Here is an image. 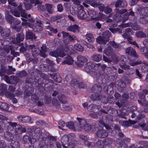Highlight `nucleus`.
I'll list each match as a JSON object with an SVG mask.
<instances>
[{
	"label": "nucleus",
	"instance_id": "f257e3e1",
	"mask_svg": "<svg viewBox=\"0 0 148 148\" xmlns=\"http://www.w3.org/2000/svg\"><path fill=\"white\" fill-rule=\"evenodd\" d=\"M84 7L82 5L73 6L70 11L73 15L77 14L78 17L82 20H88V16L86 12L83 10Z\"/></svg>",
	"mask_w": 148,
	"mask_h": 148
},
{
	"label": "nucleus",
	"instance_id": "f03ea898",
	"mask_svg": "<svg viewBox=\"0 0 148 148\" xmlns=\"http://www.w3.org/2000/svg\"><path fill=\"white\" fill-rule=\"evenodd\" d=\"M111 35L109 31H106L103 32L101 36H99L96 39V41L101 44H105L109 40Z\"/></svg>",
	"mask_w": 148,
	"mask_h": 148
},
{
	"label": "nucleus",
	"instance_id": "7ed1b4c3",
	"mask_svg": "<svg viewBox=\"0 0 148 148\" xmlns=\"http://www.w3.org/2000/svg\"><path fill=\"white\" fill-rule=\"evenodd\" d=\"M17 9L11 10V12L13 15L17 17H20L21 16L22 17L27 18V14L25 10L22 8L21 5H20L18 7Z\"/></svg>",
	"mask_w": 148,
	"mask_h": 148
},
{
	"label": "nucleus",
	"instance_id": "20e7f679",
	"mask_svg": "<svg viewBox=\"0 0 148 148\" xmlns=\"http://www.w3.org/2000/svg\"><path fill=\"white\" fill-rule=\"evenodd\" d=\"M34 132L35 134L34 137H35V139L36 140H39L41 139L44 141L46 140L47 135L45 134L42 132L41 129L40 127L35 128L34 130Z\"/></svg>",
	"mask_w": 148,
	"mask_h": 148
},
{
	"label": "nucleus",
	"instance_id": "39448f33",
	"mask_svg": "<svg viewBox=\"0 0 148 148\" xmlns=\"http://www.w3.org/2000/svg\"><path fill=\"white\" fill-rule=\"evenodd\" d=\"M77 58V61L75 63L77 66L79 67L83 66L84 63L86 62L87 60L86 58L81 55H79Z\"/></svg>",
	"mask_w": 148,
	"mask_h": 148
},
{
	"label": "nucleus",
	"instance_id": "423d86ee",
	"mask_svg": "<svg viewBox=\"0 0 148 148\" xmlns=\"http://www.w3.org/2000/svg\"><path fill=\"white\" fill-rule=\"evenodd\" d=\"M15 88L14 87L11 85L9 86L8 91L6 93V96L10 99H12L14 97L15 95L14 92L15 91Z\"/></svg>",
	"mask_w": 148,
	"mask_h": 148
},
{
	"label": "nucleus",
	"instance_id": "0eeeda50",
	"mask_svg": "<svg viewBox=\"0 0 148 148\" xmlns=\"http://www.w3.org/2000/svg\"><path fill=\"white\" fill-rule=\"evenodd\" d=\"M96 135L99 138H104L108 135V133L106 130H103L102 127H100L97 131Z\"/></svg>",
	"mask_w": 148,
	"mask_h": 148
},
{
	"label": "nucleus",
	"instance_id": "6e6552de",
	"mask_svg": "<svg viewBox=\"0 0 148 148\" xmlns=\"http://www.w3.org/2000/svg\"><path fill=\"white\" fill-rule=\"evenodd\" d=\"M67 137L68 139V141L69 142L68 147L69 148H73L74 146V144L72 142L75 137V134L73 133L69 134L67 135Z\"/></svg>",
	"mask_w": 148,
	"mask_h": 148
},
{
	"label": "nucleus",
	"instance_id": "1a4fd4ad",
	"mask_svg": "<svg viewBox=\"0 0 148 148\" xmlns=\"http://www.w3.org/2000/svg\"><path fill=\"white\" fill-rule=\"evenodd\" d=\"M90 98L92 101L100 100L104 102L107 101V98L101 95H93L91 96Z\"/></svg>",
	"mask_w": 148,
	"mask_h": 148
},
{
	"label": "nucleus",
	"instance_id": "9d476101",
	"mask_svg": "<svg viewBox=\"0 0 148 148\" xmlns=\"http://www.w3.org/2000/svg\"><path fill=\"white\" fill-rule=\"evenodd\" d=\"M125 53L128 55L132 56L134 57H138L136 51L131 47H128L125 49Z\"/></svg>",
	"mask_w": 148,
	"mask_h": 148
},
{
	"label": "nucleus",
	"instance_id": "9b49d317",
	"mask_svg": "<svg viewBox=\"0 0 148 148\" xmlns=\"http://www.w3.org/2000/svg\"><path fill=\"white\" fill-rule=\"evenodd\" d=\"M26 47L27 50H32V51L33 55H36L38 53L39 51V49L36 47L34 45H26Z\"/></svg>",
	"mask_w": 148,
	"mask_h": 148
},
{
	"label": "nucleus",
	"instance_id": "f8f14e48",
	"mask_svg": "<svg viewBox=\"0 0 148 148\" xmlns=\"http://www.w3.org/2000/svg\"><path fill=\"white\" fill-rule=\"evenodd\" d=\"M47 51V49L45 44L43 45L41 47L39 50V55L42 57L45 58L47 57V55L45 54Z\"/></svg>",
	"mask_w": 148,
	"mask_h": 148
},
{
	"label": "nucleus",
	"instance_id": "ddd939ff",
	"mask_svg": "<svg viewBox=\"0 0 148 148\" xmlns=\"http://www.w3.org/2000/svg\"><path fill=\"white\" fill-rule=\"evenodd\" d=\"M104 53L107 56H110L111 58H112L115 56V52L113 51V49L111 47L108 46L105 50Z\"/></svg>",
	"mask_w": 148,
	"mask_h": 148
},
{
	"label": "nucleus",
	"instance_id": "4468645a",
	"mask_svg": "<svg viewBox=\"0 0 148 148\" xmlns=\"http://www.w3.org/2000/svg\"><path fill=\"white\" fill-rule=\"evenodd\" d=\"M34 80L35 82L36 86L37 88H40L43 85V82L42 81V79L40 78L39 77H36Z\"/></svg>",
	"mask_w": 148,
	"mask_h": 148
},
{
	"label": "nucleus",
	"instance_id": "2eb2a0df",
	"mask_svg": "<svg viewBox=\"0 0 148 148\" xmlns=\"http://www.w3.org/2000/svg\"><path fill=\"white\" fill-rule=\"evenodd\" d=\"M5 132L4 134V136L6 140L10 141L14 138V135L15 134L14 133V132Z\"/></svg>",
	"mask_w": 148,
	"mask_h": 148
},
{
	"label": "nucleus",
	"instance_id": "dca6fc26",
	"mask_svg": "<svg viewBox=\"0 0 148 148\" xmlns=\"http://www.w3.org/2000/svg\"><path fill=\"white\" fill-rule=\"evenodd\" d=\"M127 3L124 0H119L117 1L115 4V7L118 8L120 7H125L126 6Z\"/></svg>",
	"mask_w": 148,
	"mask_h": 148
},
{
	"label": "nucleus",
	"instance_id": "f3484780",
	"mask_svg": "<svg viewBox=\"0 0 148 148\" xmlns=\"http://www.w3.org/2000/svg\"><path fill=\"white\" fill-rule=\"evenodd\" d=\"M37 37L35 36L33 33L29 31H26L25 34V39L27 40L28 39L32 40L33 39L36 40Z\"/></svg>",
	"mask_w": 148,
	"mask_h": 148
},
{
	"label": "nucleus",
	"instance_id": "a211bd4d",
	"mask_svg": "<svg viewBox=\"0 0 148 148\" xmlns=\"http://www.w3.org/2000/svg\"><path fill=\"white\" fill-rule=\"evenodd\" d=\"M95 65L91 62H87L85 66V70L87 73L90 72L91 70L94 68Z\"/></svg>",
	"mask_w": 148,
	"mask_h": 148
},
{
	"label": "nucleus",
	"instance_id": "6ab92c4d",
	"mask_svg": "<svg viewBox=\"0 0 148 148\" xmlns=\"http://www.w3.org/2000/svg\"><path fill=\"white\" fill-rule=\"evenodd\" d=\"M26 129L24 127H23L22 126L19 125H18L17 127L16 128L15 134L17 135L18 134H21L23 133L26 132Z\"/></svg>",
	"mask_w": 148,
	"mask_h": 148
},
{
	"label": "nucleus",
	"instance_id": "aec40b11",
	"mask_svg": "<svg viewBox=\"0 0 148 148\" xmlns=\"http://www.w3.org/2000/svg\"><path fill=\"white\" fill-rule=\"evenodd\" d=\"M107 45L110 47L112 46L113 47L116 49H117L119 50H120L121 48V45L119 44L116 43L114 41L110 42L107 44Z\"/></svg>",
	"mask_w": 148,
	"mask_h": 148
},
{
	"label": "nucleus",
	"instance_id": "412c9836",
	"mask_svg": "<svg viewBox=\"0 0 148 148\" xmlns=\"http://www.w3.org/2000/svg\"><path fill=\"white\" fill-rule=\"evenodd\" d=\"M133 34V32L131 28H127L126 29L125 34L122 36L123 38L127 39L130 37V35H132Z\"/></svg>",
	"mask_w": 148,
	"mask_h": 148
},
{
	"label": "nucleus",
	"instance_id": "4be33fe9",
	"mask_svg": "<svg viewBox=\"0 0 148 148\" xmlns=\"http://www.w3.org/2000/svg\"><path fill=\"white\" fill-rule=\"evenodd\" d=\"M9 12L6 11L5 13V18L6 21L10 24L12 23V21L14 18L9 14Z\"/></svg>",
	"mask_w": 148,
	"mask_h": 148
},
{
	"label": "nucleus",
	"instance_id": "5701e85b",
	"mask_svg": "<svg viewBox=\"0 0 148 148\" xmlns=\"http://www.w3.org/2000/svg\"><path fill=\"white\" fill-rule=\"evenodd\" d=\"M102 90L101 86L99 85L95 84L93 85L92 88V90L95 93H99Z\"/></svg>",
	"mask_w": 148,
	"mask_h": 148
},
{
	"label": "nucleus",
	"instance_id": "b1692460",
	"mask_svg": "<svg viewBox=\"0 0 148 148\" xmlns=\"http://www.w3.org/2000/svg\"><path fill=\"white\" fill-rule=\"evenodd\" d=\"M100 106L94 104H91L87 107L88 110L90 112H95L97 110Z\"/></svg>",
	"mask_w": 148,
	"mask_h": 148
},
{
	"label": "nucleus",
	"instance_id": "393cba45",
	"mask_svg": "<svg viewBox=\"0 0 148 148\" xmlns=\"http://www.w3.org/2000/svg\"><path fill=\"white\" fill-rule=\"evenodd\" d=\"M75 39V36H72L68 33L65 32V43L68 44Z\"/></svg>",
	"mask_w": 148,
	"mask_h": 148
},
{
	"label": "nucleus",
	"instance_id": "a878e982",
	"mask_svg": "<svg viewBox=\"0 0 148 148\" xmlns=\"http://www.w3.org/2000/svg\"><path fill=\"white\" fill-rule=\"evenodd\" d=\"M49 75L56 82H60L62 80V78L61 76L58 74L54 73L53 75L52 74H49Z\"/></svg>",
	"mask_w": 148,
	"mask_h": 148
},
{
	"label": "nucleus",
	"instance_id": "bb28decb",
	"mask_svg": "<svg viewBox=\"0 0 148 148\" xmlns=\"http://www.w3.org/2000/svg\"><path fill=\"white\" fill-rule=\"evenodd\" d=\"M67 30L68 31L75 32L76 31H79V27L77 25H73L67 28Z\"/></svg>",
	"mask_w": 148,
	"mask_h": 148
},
{
	"label": "nucleus",
	"instance_id": "cd10ccee",
	"mask_svg": "<svg viewBox=\"0 0 148 148\" xmlns=\"http://www.w3.org/2000/svg\"><path fill=\"white\" fill-rule=\"evenodd\" d=\"M7 88V86L6 84H1L0 85V95H2L5 93Z\"/></svg>",
	"mask_w": 148,
	"mask_h": 148
},
{
	"label": "nucleus",
	"instance_id": "c85d7f7f",
	"mask_svg": "<svg viewBox=\"0 0 148 148\" xmlns=\"http://www.w3.org/2000/svg\"><path fill=\"white\" fill-rule=\"evenodd\" d=\"M92 60L96 62H99L102 59V56L100 54H93L91 57Z\"/></svg>",
	"mask_w": 148,
	"mask_h": 148
},
{
	"label": "nucleus",
	"instance_id": "c756f323",
	"mask_svg": "<svg viewBox=\"0 0 148 148\" xmlns=\"http://www.w3.org/2000/svg\"><path fill=\"white\" fill-rule=\"evenodd\" d=\"M45 10L46 9L48 13L52 14L53 10V5L51 4L46 3L45 4Z\"/></svg>",
	"mask_w": 148,
	"mask_h": 148
},
{
	"label": "nucleus",
	"instance_id": "7c9ffc66",
	"mask_svg": "<svg viewBox=\"0 0 148 148\" xmlns=\"http://www.w3.org/2000/svg\"><path fill=\"white\" fill-rule=\"evenodd\" d=\"M74 50L73 46L70 45L69 46H65V53L67 55H70L73 53Z\"/></svg>",
	"mask_w": 148,
	"mask_h": 148
},
{
	"label": "nucleus",
	"instance_id": "2f4dec72",
	"mask_svg": "<svg viewBox=\"0 0 148 148\" xmlns=\"http://www.w3.org/2000/svg\"><path fill=\"white\" fill-rule=\"evenodd\" d=\"M79 83L77 78H74L71 81V85L73 88H78Z\"/></svg>",
	"mask_w": 148,
	"mask_h": 148
},
{
	"label": "nucleus",
	"instance_id": "473e14b6",
	"mask_svg": "<svg viewBox=\"0 0 148 148\" xmlns=\"http://www.w3.org/2000/svg\"><path fill=\"white\" fill-rule=\"evenodd\" d=\"M85 2L86 3L90 5L91 6L94 7H97L99 5V3L93 2L91 0H85Z\"/></svg>",
	"mask_w": 148,
	"mask_h": 148
},
{
	"label": "nucleus",
	"instance_id": "72a5a7b5",
	"mask_svg": "<svg viewBox=\"0 0 148 148\" xmlns=\"http://www.w3.org/2000/svg\"><path fill=\"white\" fill-rule=\"evenodd\" d=\"M74 60L70 56H68L65 58V63L69 65H72Z\"/></svg>",
	"mask_w": 148,
	"mask_h": 148
},
{
	"label": "nucleus",
	"instance_id": "f704fd0d",
	"mask_svg": "<svg viewBox=\"0 0 148 148\" xmlns=\"http://www.w3.org/2000/svg\"><path fill=\"white\" fill-rule=\"evenodd\" d=\"M9 106L6 103L0 102V109L3 110H8Z\"/></svg>",
	"mask_w": 148,
	"mask_h": 148
},
{
	"label": "nucleus",
	"instance_id": "c9c22d12",
	"mask_svg": "<svg viewBox=\"0 0 148 148\" xmlns=\"http://www.w3.org/2000/svg\"><path fill=\"white\" fill-rule=\"evenodd\" d=\"M137 122L134 121H132L129 120V121H125L122 123L123 125L126 127H129L131 126L132 124H134L136 123Z\"/></svg>",
	"mask_w": 148,
	"mask_h": 148
},
{
	"label": "nucleus",
	"instance_id": "e433bc0d",
	"mask_svg": "<svg viewBox=\"0 0 148 148\" xmlns=\"http://www.w3.org/2000/svg\"><path fill=\"white\" fill-rule=\"evenodd\" d=\"M139 14L142 16L148 15V8H144L141 9Z\"/></svg>",
	"mask_w": 148,
	"mask_h": 148
},
{
	"label": "nucleus",
	"instance_id": "4c0bfd02",
	"mask_svg": "<svg viewBox=\"0 0 148 148\" xmlns=\"http://www.w3.org/2000/svg\"><path fill=\"white\" fill-rule=\"evenodd\" d=\"M16 39L18 43H19L23 41L24 38V36L23 33L18 34L16 35Z\"/></svg>",
	"mask_w": 148,
	"mask_h": 148
},
{
	"label": "nucleus",
	"instance_id": "58836bf2",
	"mask_svg": "<svg viewBox=\"0 0 148 148\" xmlns=\"http://www.w3.org/2000/svg\"><path fill=\"white\" fill-rule=\"evenodd\" d=\"M85 37L89 42H92L94 41L95 38L91 34L88 33L85 35Z\"/></svg>",
	"mask_w": 148,
	"mask_h": 148
},
{
	"label": "nucleus",
	"instance_id": "ea45409f",
	"mask_svg": "<svg viewBox=\"0 0 148 148\" xmlns=\"http://www.w3.org/2000/svg\"><path fill=\"white\" fill-rule=\"evenodd\" d=\"M142 63L143 64L142 66V70L144 72H148V63L144 61H142Z\"/></svg>",
	"mask_w": 148,
	"mask_h": 148
},
{
	"label": "nucleus",
	"instance_id": "a19ab883",
	"mask_svg": "<svg viewBox=\"0 0 148 148\" xmlns=\"http://www.w3.org/2000/svg\"><path fill=\"white\" fill-rule=\"evenodd\" d=\"M12 148H20V144L18 141H12L10 143Z\"/></svg>",
	"mask_w": 148,
	"mask_h": 148
},
{
	"label": "nucleus",
	"instance_id": "79ce46f5",
	"mask_svg": "<svg viewBox=\"0 0 148 148\" xmlns=\"http://www.w3.org/2000/svg\"><path fill=\"white\" fill-rule=\"evenodd\" d=\"M12 84L16 85L18 82L19 78L16 76L12 75L11 76Z\"/></svg>",
	"mask_w": 148,
	"mask_h": 148
},
{
	"label": "nucleus",
	"instance_id": "37998d69",
	"mask_svg": "<svg viewBox=\"0 0 148 148\" xmlns=\"http://www.w3.org/2000/svg\"><path fill=\"white\" fill-rule=\"evenodd\" d=\"M10 32V29H7L5 31L3 30V32L1 33V35L3 38H5L9 36Z\"/></svg>",
	"mask_w": 148,
	"mask_h": 148
},
{
	"label": "nucleus",
	"instance_id": "c03bdc74",
	"mask_svg": "<svg viewBox=\"0 0 148 148\" xmlns=\"http://www.w3.org/2000/svg\"><path fill=\"white\" fill-rule=\"evenodd\" d=\"M77 119L78 121L77 122L80 125L82 126V128H83L87 123L85 120L84 119L77 118Z\"/></svg>",
	"mask_w": 148,
	"mask_h": 148
},
{
	"label": "nucleus",
	"instance_id": "a18cd8bd",
	"mask_svg": "<svg viewBox=\"0 0 148 148\" xmlns=\"http://www.w3.org/2000/svg\"><path fill=\"white\" fill-rule=\"evenodd\" d=\"M53 81L52 80L48 79L45 82V87L46 88H48L52 85Z\"/></svg>",
	"mask_w": 148,
	"mask_h": 148
},
{
	"label": "nucleus",
	"instance_id": "49530a36",
	"mask_svg": "<svg viewBox=\"0 0 148 148\" xmlns=\"http://www.w3.org/2000/svg\"><path fill=\"white\" fill-rule=\"evenodd\" d=\"M23 138L25 143L26 144L28 143L29 142H30L31 143L32 142L31 141V138L28 136L26 135H24L23 137Z\"/></svg>",
	"mask_w": 148,
	"mask_h": 148
},
{
	"label": "nucleus",
	"instance_id": "de8ad7c7",
	"mask_svg": "<svg viewBox=\"0 0 148 148\" xmlns=\"http://www.w3.org/2000/svg\"><path fill=\"white\" fill-rule=\"evenodd\" d=\"M66 125L69 129L74 131L75 122L74 123L71 121L68 122L66 123Z\"/></svg>",
	"mask_w": 148,
	"mask_h": 148
},
{
	"label": "nucleus",
	"instance_id": "09e8293b",
	"mask_svg": "<svg viewBox=\"0 0 148 148\" xmlns=\"http://www.w3.org/2000/svg\"><path fill=\"white\" fill-rule=\"evenodd\" d=\"M82 129V126L77 122H75L74 131H80Z\"/></svg>",
	"mask_w": 148,
	"mask_h": 148
},
{
	"label": "nucleus",
	"instance_id": "8fccbe9b",
	"mask_svg": "<svg viewBox=\"0 0 148 148\" xmlns=\"http://www.w3.org/2000/svg\"><path fill=\"white\" fill-rule=\"evenodd\" d=\"M127 11V10L126 9H121V10H119L118 9H115V11L116 12L117 15L118 16L120 14H123V13L126 12Z\"/></svg>",
	"mask_w": 148,
	"mask_h": 148
},
{
	"label": "nucleus",
	"instance_id": "3c124183",
	"mask_svg": "<svg viewBox=\"0 0 148 148\" xmlns=\"http://www.w3.org/2000/svg\"><path fill=\"white\" fill-rule=\"evenodd\" d=\"M74 47L75 49L79 51L82 52L84 50L83 47L80 45L79 44H76L75 45Z\"/></svg>",
	"mask_w": 148,
	"mask_h": 148
},
{
	"label": "nucleus",
	"instance_id": "603ef678",
	"mask_svg": "<svg viewBox=\"0 0 148 148\" xmlns=\"http://www.w3.org/2000/svg\"><path fill=\"white\" fill-rule=\"evenodd\" d=\"M14 47L12 45H9L8 47L4 48V50L7 54H8L10 53V51L11 52L12 51Z\"/></svg>",
	"mask_w": 148,
	"mask_h": 148
},
{
	"label": "nucleus",
	"instance_id": "864d4df0",
	"mask_svg": "<svg viewBox=\"0 0 148 148\" xmlns=\"http://www.w3.org/2000/svg\"><path fill=\"white\" fill-rule=\"evenodd\" d=\"M88 15L91 17V18L94 19L93 18H92V17L95 16L96 12L93 10L89 9L88 10Z\"/></svg>",
	"mask_w": 148,
	"mask_h": 148
},
{
	"label": "nucleus",
	"instance_id": "5fc2aeb1",
	"mask_svg": "<svg viewBox=\"0 0 148 148\" xmlns=\"http://www.w3.org/2000/svg\"><path fill=\"white\" fill-rule=\"evenodd\" d=\"M136 35L137 38H143L146 37V35L141 31L136 32Z\"/></svg>",
	"mask_w": 148,
	"mask_h": 148
},
{
	"label": "nucleus",
	"instance_id": "6e6d98bb",
	"mask_svg": "<svg viewBox=\"0 0 148 148\" xmlns=\"http://www.w3.org/2000/svg\"><path fill=\"white\" fill-rule=\"evenodd\" d=\"M17 76L19 77H25L27 75V73L25 71H23L17 73L16 74Z\"/></svg>",
	"mask_w": 148,
	"mask_h": 148
},
{
	"label": "nucleus",
	"instance_id": "4d7b16f0",
	"mask_svg": "<svg viewBox=\"0 0 148 148\" xmlns=\"http://www.w3.org/2000/svg\"><path fill=\"white\" fill-rule=\"evenodd\" d=\"M104 144L106 145H109L112 143V140L110 138H106L103 140Z\"/></svg>",
	"mask_w": 148,
	"mask_h": 148
},
{
	"label": "nucleus",
	"instance_id": "13d9d810",
	"mask_svg": "<svg viewBox=\"0 0 148 148\" xmlns=\"http://www.w3.org/2000/svg\"><path fill=\"white\" fill-rule=\"evenodd\" d=\"M8 1L9 4L8 5L9 8L11 9L12 6H13L14 7H16L17 6V5L15 2L14 0H8Z\"/></svg>",
	"mask_w": 148,
	"mask_h": 148
},
{
	"label": "nucleus",
	"instance_id": "bf43d9fd",
	"mask_svg": "<svg viewBox=\"0 0 148 148\" xmlns=\"http://www.w3.org/2000/svg\"><path fill=\"white\" fill-rule=\"evenodd\" d=\"M127 39L128 41L130 43L135 45L138 48H139V46L136 42L135 41H132V37L130 36Z\"/></svg>",
	"mask_w": 148,
	"mask_h": 148
},
{
	"label": "nucleus",
	"instance_id": "052dcab7",
	"mask_svg": "<svg viewBox=\"0 0 148 148\" xmlns=\"http://www.w3.org/2000/svg\"><path fill=\"white\" fill-rule=\"evenodd\" d=\"M15 69L13 68L12 66H9L8 67L7 74L11 75L13 74L14 73L13 72L15 71Z\"/></svg>",
	"mask_w": 148,
	"mask_h": 148
},
{
	"label": "nucleus",
	"instance_id": "680f3d73",
	"mask_svg": "<svg viewBox=\"0 0 148 148\" xmlns=\"http://www.w3.org/2000/svg\"><path fill=\"white\" fill-rule=\"evenodd\" d=\"M58 98L60 102L64 103L65 101V96L64 95L60 94L58 96Z\"/></svg>",
	"mask_w": 148,
	"mask_h": 148
},
{
	"label": "nucleus",
	"instance_id": "e2e57ef3",
	"mask_svg": "<svg viewBox=\"0 0 148 148\" xmlns=\"http://www.w3.org/2000/svg\"><path fill=\"white\" fill-rule=\"evenodd\" d=\"M121 67L125 70H128L130 69V66L124 63H122L120 64Z\"/></svg>",
	"mask_w": 148,
	"mask_h": 148
},
{
	"label": "nucleus",
	"instance_id": "0e129e2a",
	"mask_svg": "<svg viewBox=\"0 0 148 148\" xmlns=\"http://www.w3.org/2000/svg\"><path fill=\"white\" fill-rule=\"evenodd\" d=\"M104 142L101 140H99L96 143V145L98 147L103 148Z\"/></svg>",
	"mask_w": 148,
	"mask_h": 148
},
{
	"label": "nucleus",
	"instance_id": "69168bd1",
	"mask_svg": "<svg viewBox=\"0 0 148 148\" xmlns=\"http://www.w3.org/2000/svg\"><path fill=\"white\" fill-rule=\"evenodd\" d=\"M139 125L143 128V130L146 131H148V122L147 123H144L142 124L139 123Z\"/></svg>",
	"mask_w": 148,
	"mask_h": 148
},
{
	"label": "nucleus",
	"instance_id": "338daca9",
	"mask_svg": "<svg viewBox=\"0 0 148 148\" xmlns=\"http://www.w3.org/2000/svg\"><path fill=\"white\" fill-rule=\"evenodd\" d=\"M9 147L7 146L6 143L3 140H0V148H6V147Z\"/></svg>",
	"mask_w": 148,
	"mask_h": 148
},
{
	"label": "nucleus",
	"instance_id": "774afa93",
	"mask_svg": "<svg viewBox=\"0 0 148 148\" xmlns=\"http://www.w3.org/2000/svg\"><path fill=\"white\" fill-rule=\"evenodd\" d=\"M132 29L134 30H138L140 29V27L136 23H133L132 26Z\"/></svg>",
	"mask_w": 148,
	"mask_h": 148
}]
</instances>
